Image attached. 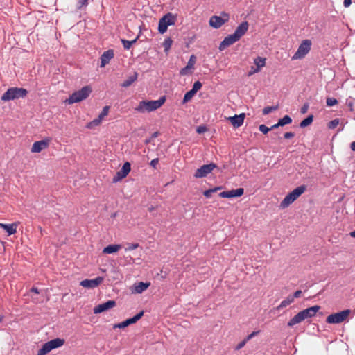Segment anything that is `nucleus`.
<instances>
[{"mask_svg": "<svg viewBox=\"0 0 355 355\" xmlns=\"http://www.w3.org/2000/svg\"><path fill=\"white\" fill-rule=\"evenodd\" d=\"M165 101V96H162L157 101H142L139 103L138 106L135 107V110L141 113L146 112H150L162 107Z\"/></svg>", "mask_w": 355, "mask_h": 355, "instance_id": "nucleus-1", "label": "nucleus"}, {"mask_svg": "<svg viewBox=\"0 0 355 355\" xmlns=\"http://www.w3.org/2000/svg\"><path fill=\"white\" fill-rule=\"evenodd\" d=\"M92 92V89L90 86H85L81 88V89L76 91L71 94L69 97L65 101V103L69 105L79 103L87 98Z\"/></svg>", "mask_w": 355, "mask_h": 355, "instance_id": "nucleus-2", "label": "nucleus"}, {"mask_svg": "<svg viewBox=\"0 0 355 355\" xmlns=\"http://www.w3.org/2000/svg\"><path fill=\"white\" fill-rule=\"evenodd\" d=\"M305 185H302L295 188L293 191L287 194L280 203V207L282 209L288 207L295 200H297L306 191Z\"/></svg>", "mask_w": 355, "mask_h": 355, "instance_id": "nucleus-3", "label": "nucleus"}, {"mask_svg": "<svg viewBox=\"0 0 355 355\" xmlns=\"http://www.w3.org/2000/svg\"><path fill=\"white\" fill-rule=\"evenodd\" d=\"M27 90L24 88L11 87L9 88L1 96L3 101H8L11 100L24 98L27 95Z\"/></svg>", "mask_w": 355, "mask_h": 355, "instance_id": "nucleus-4", "label": "nucleus"}, {"mask_svg": "<svg viewBox=\"0 0 355 355\" xmlns=\"http://www.w3.org/2000/svg\"><path fill=\"white\" fill-rule=\"evenodd\" d=\"M64 343V340L61 338H55L48 341L38 350L37 355H46L51 350L62 347Z\"/></svg>", "mask_w": 355, "mask_h": 355, "instance_id": "nucleus-5", "label": "nucleus"}, {"mask_svg": "<svg viewBox=\"0 0 355 355\" xmlns=\"http://www.w3.org/2000/svg\"><path fill=\"white\" fill-rule=\"evenodd\" d=\"M350 309H345L342 311L330 314L326 318V322L328 324H339L346 321L351 314Z\"/></svg>", "mask_w": 355, "mask_h": 355, "instance_id": "nucleus-6", "label": "nucleus"}, {"mask_svg": "<svg viewBox=\"0 0 355 355\" xmlns=\"http://www.w3.org/2000/svg\"><path fill=\"white\" fill-rule=\"evenodd\" d=\"M176 17L172 13L168 12L163 16L159 21L158 31L161 34L166 32L168 26L174 25Z\"/></svg>", "mask_w": 355, "mask_h": 355, "instance_id": "nucleus-7", "label": "nucleus"}, {"mask_svg": "<svg viewBox=\"0 0 355 355\" xmlns=\"http://www.w3.org/2000/svg\"><path fill=\"white\" fill-rule=\"evenodd\" d=\"M311 44L312 43L310 40H303L295 53L293 55L292 60H300L304 58L310 51Z\"/></svg>", "mask_w": 355, "mask_h": 355, "instance_id": "nucleus-8", "label": "nucleus"}, {"mask_svg": "<svg viewBox=\"0 0 355 355\" xmlns=\"http://www.w3.org/2000/svg\"><path fill=\"white\" fill-rule=\"evenodd\" d=\"M229 14L226 12H222L220 16L214 15L209 19V26L214 28H220L224 24L229 21Z\"/></svg>", "mask_w": 355, "mask_h": 355, "instance_id": "nucleus-9", "label": "nucleus"}, {"mask_svg": "<svg viewBox=\"0 0 355 355\" xmlns=\"http://www.w3.org/2000/svg\"><path fill=\"white\" fill-rule=\"evenodd\" d=\"M215 168H216V165L214 163L202 165L200 168L196 171L194 177L196 178H202L206 177L208 174L211 173V171Z\"/></svg>", "mask_w": 355, "mask_h": 355, "instance_id": "nucleus-10", "label": "nucleus"}, {"mask_svg": "<svg viewBox=\"0 0 355 355\" xmlns=\"http://www.w3.org/2000/svg\"><path fill=\"white\" fill-rule=\"evenodd\" d=\"M131 170V165L128 162H126L123 165L121 170H119L113 178V182H117L125 178Z\"/></svg>", "mask_w": 355, "mask_h": 355, "instance_id": "nucleus-11", "label": "nucleus"}, {"mask_svg": "<svg viewBox=\"0 0 355 355\" xmlns=\"http://www.w3.org/2000/svg\"><path fill=\"white\" fill-rule=\"evenodd\" d=\"M144 315V311H140L139 313H138L137 315H135L134 317L131 318H129V319H127L126 320L122 322H120V323H118V324H116L114 325V329H116V328H119V329H123V328H125L132 324H134L135 322H137L139 320H140L141 318V317Z\"/></svg>", "mask_w": 355, "mask_h": 355, "instance_id": "nucleus-12", "label": "nucleus"}, {"mask_svg": "<svg viewBox=\"0 0 355 355\" xmlns=\"http://www.w3.org/2000/svg\"><path fill=\"white\" fill-rule=\"evenodd\" d=\"M116 306V302L114 300H108L107 302L100 304L94 308V313L95 314L101 313L106 311L110 309H112Z\"/></svg>", "mask_w": 355, "mask_h": 355, "instance_id": "nucleus-13", "label": "nucleus"}, {"mask_svg": "<svg viewBox=\"0 0 355 355\" xmlns=\"http://www.w3.org/2000/svg\"><path fill=\"white\" fill-rule=\"evenodd\" d=\"M50 141L51 139L48 138L34 142L31 148V152L40 153L43 149H45L49 146Z\"/></svg>", "mask_w": 355, "mask_h": 355, "instance_id": "nucleus-14", "label": "nucleus"}, {"mask_svg": "<svg viewBox=\"0 0 355 355\" xmlns=\"http://www.w3.org/2000/svg\"><path fill=\"white\" fill-rule=\"evenodd\" d=\"M103 281L102 277H98L94 279H85L80 282V285L84 288H93L97 287Z\"/></svg>", "mask_w": 355, "mask_h": 355, "instance_id": "nucleus-15", "label": "nucleus"}, {"mask_svg": "<svg viewBox=\"0 0 355 355\" xmlns=\"http://www.w3.org/2000/svg\"><path fill=\"white\" fill-rule=\"evenodd\" d=\"M239 40L234 34L229 35L220 42L218 49L220 51H223Z\"/></svg>", "mask_w": 355, "mask_h": 355, "instance_id": "nucleus-16", "label": "nucleus"}, {"mask_svg": "<svg viewBox=\"0 0 355 355\" xmlns=\"http://www.w3.org/2000/svg\"><path fill=\"white\" fill-rule=\"evenodd\" d=\"M245 114L241 113L239 115H234V116L227 117L226 119L229 121L234 128H237L241 126L244 122Z\"/></svg>", "mask_w": 355, "mask_h": 355, "instance_id": "nucleus-17", "label": "nucleus"}, {"mask_svg": "<svg viewBox=\"0 0 355 355\" xmlns=\"http://www.w3.org/2000/svg\"><path fill=\"white\" fill-rule=\"evenodd\" d=\"M243 193L244 189L243 188H239L230 191H223L219 193V196L220 198H231L234 197H240L243 194Z\"/></svg>", "mask_w": 355, "mask_h": 355, "instance_id": "nucleus-18", "label": "nucleus"}, {"mask_svg": "<svg viewBox=\"0 0 355 355\" xmlns=\"http://www.w3.org/2000/svg\"><path fill=\"white\" fill-rule=\"evenodd\" d=\"M320 309V306L315 305L300 311L303 318L305 319L312 318L315 315L317 312Z\"/></svg>", "mask_w": 355, "mask_h": 355, "instance_id": "nucleus-19", "label": "nucleus"}, {"mask_svg": "<svg viewBox=\"0 0 355 355\" xmlns=\"http://www.w3.org/2000/svg\"><path fill=\"white\" fill-rule=\"evenodd\" d=\"M249 24L248 21H243L236 28L233 33L239 40H240L248 31Z\"/></svg>", "mask_w": 355, "mask_h": 355, "instance_id": "nucleus-20", "label": "nucleus"}, {"mask_svg": "<svg viewBox=\"0 0 355 355\" xmlns=\"http://www.w3.org/2000/svg\"><path fill=\"white\" fill-rule=\"evenodd\" d=\"M114 55L112 49L105 51L101 57V67H103L108 64L110 60L113 58Z\"/></svg>", "mask_w": 355, "mask_h": 355, "instance_id": "nucleus-21", "label": "nucleus"}, {"mask_svg": "<svg viewBox=\"0 0 355 355\" xmlns=\"http://www.w3.org/2000/svg\"><path fill=\"white\" fill-rule=\"evenodd\" d=\"M150 282H139L138 284H135L134 285L132 292L135 293H141L146 291L150 286Z\"/></svg>", "mask_w": 355, "mask_h": 355, "instance_id": "nucleus-22", "label": "nucleus"}, {"mask_svg": "<svg viewBox=\"0 0 355 355\" xmlns=\"http://www.w3.org/2000/svg\"><path fill=\"white\" fill-rule=\"evenodd\" d=\"M196 62V57L194 55H191L190 58L187 62V64L185 67L182 68L180 70L181 75H186L187 73V71L193 69Z\"/></svg>", "mask_w": 355, "mask_h": 355, "instance_id": "nucleus-23", "label": "nucleus"}, {"mask_svg": "<svg viewBox=\"0 0 355 355\" xmlns=\"http://www.w3.org/2000/svg\"><path fill=\"white\" fill-rule=\"evenodd\" d=\"M18 223H15L12 224H4L0 223V227L5 230L9 235H12L16 233Z\"/></svg>", "mask_w": 355, "mask_h": 355, "instance_id": "nucleus-24", "label": "nucleus"}, {"mask_svg": "<svg viewBox=\"0 0 355 355\" xmlns=\"http://www.w3.org/2000/svg\"><path fill=\"white\" fill-rule=\"evenodd\" d=\"M121 248V245L119 244L109 245L103 248V254H112L118 252Z\"/></svg>", "mask_w": 355, "mask_h": 355, "instance_id": "nucleus-25", "label": "nucleus"}, {"mask_svg": "<svg viewBox=\"0 0 355 355\" xmlns=\"http://www.w3.org/2000/svg\"><path fill=\"white\" fill-rule=\"evenodd\" d=\"M304 320V318H303L302 315L301 314L300 311L296 314L293 318H292L288 322V327H293L294 325L300 323Z\"/></svg>", "mask_w": 355, "mask_h": 355, "instance_id": "nucleus-26", "label": "nucleus"}, {"mask_svg": "<svg viewBox=\"0 0 355 355\" xmlns=\"http://www.w3.org/2000/svg\"><path fill=\"white\" fill-rule=\"evenodd\" d=\"M294 302V297H292V295H288L286 299H284L283 301L281 302L280 304L277 306V309L280 310L283 308L286 307L287 306L290 305L291 303Z\"/></svg>", "mask_w": 355, "mask_h": 355, "instance_id": "nucleus-27", "label": "nucleus"}, {"mask_svg": "<svg viewBox=\"0 0 355 355\" xmlns=\"http://www.w3.org/2000/svg\"><path fill=\"white\" fill-rule=\"evenodd\" d=\"M266 59L265 58L258 56L254 59V64L256 65L257 68L261 70V69L266 65Z\"/></svg>", "mask_w": 355, "mask_h": 355, "instance_id": "nucleus-28", "label": "nucleus"}, {"mask_svg": "<svg viewBox=\"0 0 355 355\" xmlns=\"http://www.w3.org/2000/svg\"><path fill=\"white\" fill-rule=\"evenodd\" d=\"M137 79V73H135L134 75L128 77L122 84L121 86L123 87H128L130 86Z\"/></svg>", "mask_w": 355, "mask_h": 355, "instance_id": "nucleus-29", "label": "nucleus"}, {"mask_svg": "<svg viewBox=\"0 0 355 355\" xmlns=\"http://www.w3.org/2000/svg\"><path fill=\"white\" fill-rule=\"evenodd\" d=\"M313 115H309L308 116L306 119H304V120H302L300 124V127L303 128H305L309 125H311L313 122Z\"/></svg>", "mask_w": 355, "mask_h": 355, "instance_id": "nucleus-30", "label": "nucleus"}, {"mask_svg": "<svg viewBox=\"0 0 355 355\" xmlns=\"http://www.w3.org/2000/svg\"><path fill=\"white\" fill-rule=\"evenodd\" d=\"M139 37H137L135 39H134L133 40H125V39H121V42L123 45V47L125 49H130L131 48V46H132L133 44H135L137 39H138Z\"/></svg>", "mask_w": 355, "mask_h": 355, "instance_id": "nucleus-31", "label": "nucleus"}, {"mask_svg": "<svg viewBox=\"0 0 355 355\" xmlns=\"http://www.w3.org/2000/svg\"><path fill=\"white\" fill-rule=\"evenodd\" d=\"M278 122L279 125L284 126L291 123L292 119L288 115H285L283 118L280 119Z\"/></svg>", "mask_w": 355, "mask_h": 355, "instance_id": "nucleus-32", "label": "nucleus"}, {"mask_svg": "<svg viewBox=\"0 0 355 355\" xmlns=\"http://www.w3.org/2000/svg\"><path fill=\"white\" fill-rule=\"evenodd\" d=\"M102 119L98 117L97 119H94L87 125V128H93L95 126H98L101 123Z\"/></svg>", "mask_w": 355, "mask_h": 355, "instance_id": "nucleus-33", "label": "nucleus"}, {"mask_svg": "<svg viewBox=\"0 0 355 355\" xmlns=\"http://www.w3.org/2000/svg\"><path fill=\"white\" fill-rule=\"evenodd\" d=\"M279 105H275V106H267L263 109V114L264 115H267L270 114L272 111H275L278 109Z\"/></svg>", "mask_w": 355, "mask_h": 355, "instance_id": "nucleus-34", "label": "nucleus"}, {"mask_svg": "<svg viewBox=\"0 0 355 355\" xmlns=\"http://www.w3.org/2000/svg\"><path fill=\"white\" fill-rule=\"evenodd\" d=\"M195 92L192 91L191 89L189 92H187L185 94H184V98H183V103H187L188 101H189L192 97L195 95Z\"/></svg>", "mask_w": 355, "mask_h": 355, "instance_id": "nucleus-35", "label": "nucleus"}, {"mask_svg": "<svg viewBox=\"0 0 355 355\" xmlns=\"http://www.w3.org/2000/svg\"><path fill=\"white\" fill-rule=\"evenodd\" d=\"M220 189V187H215L214 189H208V190H206L203 192V195L207 198H209L211 196V194L213 193H215L218 190Z\"/></svg>", "mask_w": 355, "mask_h": 355, "instance_id": "nucleus-36", "label": "nucleus"}, {"mask_svg": "<svg viewBox=\"0 0 355 355\" xmlns=\"http://www.w3.org/2000/svg\"><path fill=\"white\" fill-rule=\"evenodd\" d=\"M172 43H173V40L171 38H166L164 40V42L163 43V46L164 48L165 52H167L170 49V48L171 47Z\"/></svg>", "mask_w": 355, "mask_h": 355, "instance_id": "nucleus-37", "label": "nucleus"}, {"mask_svg": "<svg viewBox=\"0 0 355 355\" xmlns=\"http://www.w3.org/2000/svg\"><path fill=\"white\" fill-rule=\"evenodd\" d=\"M109 110L110 106H105L103 108V110L101 111V114L98 115V117L103 120L105 116H107Z\"/></svg>", "mask_w": 355, "mask_h": 355, "instance_id": "nucleus-38", "label": "nucleus"}, {"mask_svg": "<svg viewBox=\"0 0 355 355\" xmlns=\"http://www.w3.org/2000/svg\"><path fill=\"white\" fill-rule=\"evenodd\" d=\"M339 119H335L332 121H331L329 123H328V128L329 129H334L335 128H336L338 126V125L339 124Z\"/></svg>", "mask_w": 355, "mask_h": 355, "instance_id": "nucleus-39", "label": "nucleus"}, {"mask_svg": "<svg viewBox=\"0 0 355 355\" xmlns=\"http://www.w3.org/2000/svg\"><path fill=\"white\" fill-rule=\"evenodd\" d=\"M201 87H202V83L200 81H196L194 83L191 90L195 92V93H196L198 90H200L201 89Z\"/></svg>", "mask_w": 355, "mask_h": 355, "instance_id": "nucleus-40", "label": "nucleus"}, {"mask_svg": "<svg viewBox=\"0 0 355 355\" xmlns=\"http://www.w3.org/2000/svg\"><path fill=\"white\" fill-rule=\"evenodd\" d=\"M338 103V101L334 98H327V105L329 107L334 106Z\"/></svg>", "mask_w": 355, "mask_h": 355, "instance_id": "nucleus-41", "label": "nucleus"}, {"mask_svg": "<svg viewBox=\"0 0 355 355\" xmlns=\"http://www.w3.org/2000/svg\"><path fill=\"white\" fill-rule=\"evenodd\" d=\"M259 130L263 134H267L272 128H268L266 125L261 124L259 127Z\"/></svg>", "mask_w": 355, "mask_h": 355, "instance_id": "nucleus-42", "label": "nucleus"}, {"mask_svg": "<svg viewBox=\"0 0 355 355\" xmlns=\"http://www.w3.org/2000/svg\"><path fill=\"white\" fill-rule=\"evenodd\" d=\"M139 246V243H131L128 244V246L125 248V251H131L135 249H137Z\"/></svg>", "mask_w": 355, "mask_h": 355, "instance_id": "nucleus-43", "label": "nucleus"}, {"mask_svg": "<svg viewBox=\"0 0 355 355\" xmlns=\"http://www.w3.org/2000/svg\"><path fill=\"white\" fill-rule=\"evenodd\" d=\"M260 70L256 67H251L250 70L248 71V76H251L253 74L259 72Z\"/></svg>", "mask_w": 355, "mask_h": 355, "instance_id": "nucleus-44", "label": "nucleus"}, {"mask_svg": "<svg viewBox=\"0 0 355 355\" xmlns=\"http://www.w3.org/2000/svg\"><path fill=\"white\" fill-rule=\"evenodd\" d=\"M207 130V128L205 125H200L197 128L196 132L199 134H202L205 132Z\"/></svg>", "mask_w": 355, "mask_h": 355, "instance_id": "nucleus-45", "label": "nucleus"}, {"mask_svg": "<svg viewBox=\"0 0 355 355\" xmlns=\"http://www.w3.org/2000/svg\"><path fill=\"white\" fill-rule=\"evenodd\" d=\"M309 107V105L308 103H306L303 105V106L301 107L300 112L302 114H304L307 112Z\"/></svg>", "mask_w": 355, "mask_h": 355, "instance_id": "nucleus-46", "label": "nucleus"}, {"mask_svg": "<svg viewBox=\"0 0 355 355\" xmlns=\"http://www.w3.org/2000/svg\"><path fill=\"white\" fill-rule=\"evenodd\" d=\"M259 331H252L251 334H250L246 338L245 341H248L250 339H252L254 336H257L259 334Z\"/></svg>", "mask_w": 355, "mask_h": 355, "instance_id": "nucleus-47", "label": "nucleus"}, {"mask_svg": "<svg viewBox=\"0 0 355 355\" xmlns=\"http://www.w3.org/2000/svg\"><path fill=\"white\" fill-rule=\"evenodd\" d=\"M247 342H248V341H245V338L243 341L240 342V343L237 345V346L236 347V350H239V349H240L243 348V347L245 345V344H246V343H247Z\"/></svg>", "mask_w": 355, "mask_h": 355, "instance_id": "nucleus-48", "label": "nucleus"}, {"mask_svg": "<svg viewBox=\"0 0 355 355\" xmlns=\"http://www.w3.org/2000/svg\"><path fill=\"white\" fill-rule=\"evenodd\" d=\"M159 163V159L158 158H155L154 159H153L150 163V165L154 168H156V166L157 165V164Z\"/></svg>", "mask_w": 355, "mask_h": 355, "instance_id": "nucleus-49", "label": "nucleus"}, {"mask_svg": "<svg viewBox=\"0 0 355 355\" xmlns=\"http://www.w3.org/2000/svg\"><path fill=\"white\" fill-rule=\"evenodd\" d=\"M295 136L294 133L292 132H287L284 135L285 139H291Z\"/></svg>", "mask_w": 355, "mask_h": 355, "instance_id": "nucleus-50", "label": "nucleus"}, {"mask_svg": "<svg viewBox=\"0 0 355 355\" xmlns=\"http://www.w3.org/2000/svg\"><path fill=\"white\" fill-rule=\"evenodd\" d=\"M87 1H88V0H79L78 1V4H79L78 7L82 8L83 6L87 5Z\"/></svg>", "mask_w": 355, "mask_h": 355, "instance_id": "nucleus-51", "label": "nucleus"}, {"mask_svg": "<svg viewBox=\"0 0 355 355\" xmlns=\"http://www.w3.org/2000/svg\"><path fill=\"white\" fill-rule=\"evenodd\" d=\"M301 295H302V291L297 290L294 293V294H293V295H292V297H294V299L298 298L301 296Z\"/></svg>", "mask_w": 355, "mask_h": 355, "instance_id": "nucleus-52", "label": "nucleus"}, {"mask_svg": "<svg viewBox=\"0 0 355 355\" xmlns=\"http://www.w3.org/2000/svg\"><path fill=\"white\" fill-rule=\"evenodd\" d=\"M352 3V0H344L343 5L345 8H348Z\"/></svg>", "mask_w": 355, "mask_h": 355, "instance_id": "nucleus-53", "label": "nucleus"}, {"mask_svg": "<svg viewBox=\"0 0 355 355\" xmlns=\"http://www.w3.org/2000/svg\"><path fill=\"white\" fill-rule=\"evenodd\" d=\"M31 292H33L36 294H38L40 292H39V290L37 288H35V287H33L31 290Z\"/></svg>", "mask_w": 355, "mask_h": 355, "instance_id": "nucleus-54", "label": "nucleus"}, {"mask_svg": "<svg viewBox=\"0 0 355 355\" xmlns=\"http://www.w3.org/2000/svg\"><path fill=\"white\" fill-rule=\"evenodd\" d=\"M350 148L352 150L355 151V141L351 143Z\"/></svg>", "mask_w": 355, "mask_h": 355, "instance_id": "nucleus-55", "label": "nucleus"}, {"mask_svg": "<svg viewBox=\"0 0 355 355\" xmlns=\"http://www.w3.org/2000/svg\"><path fill=\"white\" fill-rule=\"evenodd\" d=\"M281 126L280 125H279V122L275 125H273L270 128H272V130L275 129V128H277L278 127Z\"/></svg>", "mask_w": 355, "mask_h": 355, "instance_id": "nucleus-56", "label": "nucleus"}, {"mask_svg": "<svg viewBox=\"0 0 355 355\" xmlns=\"http://www.w3.org/2000/svg\"><path fill=\"white\" fill-rule=\"evenodd\" d=\"M349 235L353 237V238H355V230L353 231V232H351Z\"/></svg>", "mask_w": 355, "mask_h": 355, "instance_id": "nucleus-57", "label": "nucleus"}, {"mask_svg": "<svg viewBox=\"0 0 355 355\" xmlns=\"http://www.w3.org/2000/svg\"><path fill=\"white\" fill-rule=\"evenodd\" d=\"M154 209H155V207H153V206H151V207H150L148 208V211H153Z\"/></svg>", "mask_w": 355, "mask_h": 355, "instance_id": "nucleus-58", "label": "nucleus"}, {"mask_svg": "<svg viewBox=\"0 0 355 355\" xmlns=\"http://www.w3.org/2000/svg\"><path fill=\"white\" fill-rule=\"evenodd\" d=\"M157 135H158V132H155L153 133V137H157Z\"/></svg>", "mask_w": 355, "mask_h": 355, "instance_id": "nucleus-59", "label": "nucleus"}, {"mask_svg": "<svg viewBox=\"0 0 355 355\" xmlns=\"http://www.w3.org/2000/svg\"><path fill=\"white\" fill-rule=\"evenodd\" d=\"M3 316H0V322H2V320H3Z\"/></svg>", "mask_w": 355, "mask_h": 355, "instance_id": "nucleus-60", "label": "nucleus"}]
</instances>
